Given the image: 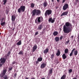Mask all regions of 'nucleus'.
<instances>
[{
    "instance_id": "35",
    "label": "nucleus",
    "mask_w": 79,
    "mask_h": 79,
    "mask_svg": "<svg viewBox=\"0 0 79 79\" xmlns=\"http://www.w3.org/2000/svg\"><path fill=\"white\" fill-rule=\"evenodd\" d=\"M52 18H50L49 19V22H51L52 21Z\"/></svg>"
},
{
    "instance_id": "33",
    "label": "nucleus",
    "mask_w": 79,
    "mask_h": 79,
    "mask_svg": "<svg viewBox=\"0 0 79 79\" xmlns=\"http://www.w3.org/2000/svg\"><path fill=\"white\" fill-rule=\"evenodd\" d=\"M7 2V0H4V1L3 5H5V4H6V3Z\"/></svg>"
},
{
    "instance_id": "23",
    "label": "nucleus",
    "mask_w": 79,
    "mask_h": 79,
    "mask_svg": "<svg viewBox=\"0 0 79 79\" xmlns=\"http://www.w3.org/2000/svg\"><path fill=\"white\" fill-rule=\"evenodd\" d=\"M66 79V75H64L61 77L60 79Z\"/></svg>"
},
{
    "instance_id": "16",
    "label": "nucleus",
    "mask_w": 79,
    "mask_h": 79,
    "mask_svg": "<svg viewBox=\"0 0 79 79\" xmlns=\"http://www.w3.org/2000/svg\"><path fill=\"white\" fill-rule=\"evenodd\" d=\"M68 14V12H64L62 13L61 15V16H65Z\"/></svg>"
},
{
    "instance_id": "8",
    "label": "nucleus",
    "mask_w": 79,
    "mask_h": 79,
    "mask_svg": "<svg viewBox=\"0 0 79 79\" xmlns=\"http://www.w3.org/2000/svg\"><path fill=\"white\" fill-rule=\"evenodd\" d=\"M40 10H36V15L37 16V15H40Z\"/></svg>"
},
{
    "instance_id": "31",
    "label": "nucleus",
    "mask_w": 79,
    "mask_h": 79,
    "mask_svg": "<svg viewBox=\"0 0 79 79\" xmlns=\"http://www.w3.org/2000/svg\"><path fill=\"white\" fill-rule=\"evenodd\" d=\"M34 5H35L34 4L32 3L31 4V8H34Z\"/></svg>"
},
{
    "instance_id": "53",
    "label": "nucleus",
    "mask_w": 79,
    "mask_h": 79,
    "mask_svg": "<svg viewBox=\"0 0 79 79\" xmlns=\"http://www.w3.org/2000/svg\"><path fill=\"white\" fill-rule=\"evenodd\" d=\"M0 35H1V33H0Z\"/></svg>"
},
{
    "instance_id": "51",
    "label": "nucleus",
    "mask_w": 79,
    "mask_h": 79,
    "mask_svg": "<svg viewBox=\"0 0 79 79\" xmlns=\"http://www.w3.org/2000/svg\"><path fill=\"white\" fill-rule=\"evenodd\" d=\"M61 39H62V38H61L60 37V40H61Z\"/></svg>"
},
{
    "instance_id": "2",
    "label": "nucleus",
    "mask_w": 79,
    "mask_h": 79,
    "mask_svg": "<svg viewBox=\"0 0 79 79\" xmlns=\"http://www.w3.org/2000/svg\"><path fill=\"white\" fill-rule=\"evenodd\" d=\"M43 21V17H39L36 19L35 20V23H40L41 22Z\"/></svg>"
},
{
    "instance_id": "30",
    "label": "nucleus",
    "mask_w": 79,
    "mask_h": 79,
    "mask_svg": "<svg viewBox=\"0 0 79 79\" xmlns=\"http://www.w3.org/2000/svg\"><path fill=\"white\" fill-rule=\"evenodd\" d=\"M5 24V21L1 23V25L2 26H3Z\"/></svg>"
},
{
    "instance_id": "38",
    "label": "nucleus",
    "mask_w": 79,
    "mask_h": 79,
    "mask_svg": "<svg viewBox=\"0 0 79 79\" xmlns=\"http://www.w3.org/2000/svg\"><path fill=\"white\" fill-rule=\"evenodd\" d=\"M4 21H5V18H2V19H1V20H2V22H3V20H4Z\"/></svg>"
},
{
    "instance_id": "21",
    "label": "nucleus",
    "mask_w": 79,
    "mask_h": 79,
    "mask_svg": "<svg viewBox=\"0 0 79 79\" xmlns=\"http://www.w3.org/2000/svg\"><path fill=\"white\" fill-rule=\"evenodd\" d=\"M17 45H21V40L19 41L17 44Z\"/></svg>"
},
{
    "instance_id": "40",
    "label": "nucleus",
    "mask_w": 79,
    "mask_h": 79,
    "mask_svg": "<svg viewBox=\"0 0 79 79\" xmlns=\"http://www.w3.org/2000/svg\"><path fill=\"white\" fill-rule=\"evenodd\" d=\"M38 31H36L35 33V35H38Z\"/></svg>"
},
{
    "instance_id": "19",
    "label": "nucleus",
    "mask_w": 79,
    "mask_h": 79,
    "mask_svg": "<svg viewBox=\"0 0 79 79\" xmlns=\"http://www.w3.org/2000/svg\"><path fill=\"white\" fill-rule=\"evenodd\" d=\"M62 58L64 60H65V58H66V56L65 55V54H63L62 56Z\"/></svg>"
},
{
    "instance_id": "28",
    "label": "nucleus",
    "mask_w": 79,
    "mask_h": 79,
    "mask_svg": "<svg viewBox=\"0 0 79 79\" xmlns=\"http://www.w3.org/2000/svg\"><path fill=\"white\" fill-rule=\"evenodd\" d=\"M54 56H55V55L54 54H52L51 56V58L52 60H53V58H54Z\"/></svg>"
},
{
    "instance_id": "7",
    "label": "nucleus",
    "mask_w": 79,
    "mask_h": 79,
    "mask_svg": "<svg viewBox=\"0 0 79 79\" xmlns=\"http://www.w3.org/2000/svg\"><path fill=\"white\" fill-rule=\"evenodd\" d=\"M68 8V4H65L63 6V9L64 10H66Z\"/></svg>"
},
{
    "instance_id": "26",
    "label": "nucleus",
    "mask_w": 79,
    "mask_h": 79,
    "mask_svg": "<svg viewBox=\"0 0 79 79\" xmlns=\"http://www.w3.org/2000/svg\"><path fill=\"white\" fill-rule=\"evenodd\" d=\"M73 54L74 55H77V51H75L74 52Z\"/></svg>"
},
{
    "instance_id": "4",
    "label": "nucleus",
    "mask_w": 79,
    "mask_h": 79,
    "mask_svg": "<svg viewBox=\"0 0 79 79\" xmlns=\"http://www.w3.org/2000/svg\"><path fill=\"white\" fill-rule=\"evenodd\" d=\"M52 13V11L51 10H46L44 14V15L46 17H47V16H49L50 15H51Z\"/></svg>"
},
{
    "instance_id": "3",
    "label": "nucleus",
    "mask_w": 79,
    "mask_h": 79,
    "mask_svg": "<svg viewBox=\"0 0 79 79\" xmlns=\"http://www.w3.org/2000/svg\"><path fill=\"white\" fill-rule=\"evenodd\" d=\"M25 9H26V7L24 6H22L18 9V11L19 13H21V12H24L25 11Z\"/></svg>"
},
{
    "instance_id": "6",
    "label": "nucleus",
    "mask_w": 79,
    "mask_h": 79,
    "mask_svg": "<svg viewBox=\"0 0 79 79\" xmlns=\"http://www.w3.org/2000/svg\"><path fill=\"white\" fill-rule=\"evenodd\" d=\"M6 71H7V70L6 69L3 70L2 73L0 75V76L1 77H3L4 76V75H5V74H6Z\"/></svg>"
},
{
    "instance_id": "45",
    "label": "nucleus",
    "mask_w": 79,
    "mask_h": 79,
    "mask_svg": "<svg viewBox=\"0 0 79 79\" xmlns=\"http://www.w3.org/2000/svg\"><path fill=\"white\" fill-rule=\"evenodd\" d=\"M78 42H79V35H78Z\"/></svg>"
},
{
    "instance_id": "43",
    "label": "nucleus",
    "mask_w": 79,
    "mask_h": 79,
    "mask_svg": "<svg viewBox=\"0 0 79 79\" xmlns=\"http://www.w3.org/2000/svg\"><path fill=\"white\" fill-rule=\"evenodd\" d=\"M66 1V0H63L62 1V3H64V2Z\"/></svg>"
},
{
    "instance_id": "37",
    "label": "nucleus",
    "mask_w": 79,
    "mask_h": 79,
    "mask_svg": "<svg viewBox=\"0 0 79 79\" xmlns=\"http://www.w3.org/2000/svg\"><path fill=\"white\" fill-rule=\"evenodd\" d=\"M54 22H55V20H54V19H52V20H51V23H53Z\"/></svg>"
},
{
    "instance_id": "47",
    "label": "nucleus",
    "mask_w": 79,
    "mask_h": 79,
    "mask_svg": "<svg viewBox=\"0 0 79 79\" xmlns=\"http://www.w3.org/2000/svg\"><path fill=\"white\" fill-rule=\"evenodd\" d=\"M52 2H54V0H52Z\"/></svg>"
},
{
    "instance_id": "54",
    "label": "nucleus",
    "mask_w": 79,
    "mask_h": 79,
    "mask_svg": "<svg viewBox=\"0 0 79 79\" xmlns=\"http://www.w3.org/2000/svg\"><path fill=\"white\" fill-rule=\"evenodd\" d=\"M15 75L16 76V74H15Z\"/></svg>"
},
{
    "instance_id": "39",
    "label": "nucleus",
    "mask_w": 79,
    "mask_h": 79,
    "mask_svg": "<svg viewBox=\"0 0 79 79\" xmlns=\"http://www.w3.org/2000/svg\"><path fill=\"white\" fill-rule=\"evenodd\" d=\"M76 50V49L75 48H74L72 50V51L71 52L73 53V52L75 51V50Z\"/></svg>"
},
{
    "instance_id": "50",
    "label": "nucleus",
    "mask_w": 79,
    "mask_h": 79,
    "mask_svg": "<svg viewBox=\"0 0 79 79\" xmlns=\"http://www.w3.org/2000/svg\"><path fill=\"white\" fill-rule=\"evenodd\" d=\"M73 79H77V78H73Z\"/></svg>"
},
{
    "instance_id": "14",
    "label": "nucleus",
    "mask_w": 79,
    "mask_h": 79,
    "mask_svg": "<svg viewBox=\"0 0 79 79\" xmlns=\"http://www.w3.org/2000/svg\"><path fill=\"white\" fill-rule=\"evenodd\" d=\"M53 73V71L52 70V69H51L50 70H49V73L48 74V76H50V74H52Z\"/></svg>"
},
{
    "instance_id": "13",
    "label": "nucleus",
    "mask_w": 79,
    "mask_h": 79,
    "mask_svg": "<svg viewBox=\"0 0 79 79\" xmlns=\"http://www.w3.org/2000/svg\"><path fill=\"white\" fill-rule=\"evenodd\" d=\"M48 51H49V49L48 48L45 49L44 51L43 52L44 54H47V53L48 52Z\"/></svg>"
},
{
    "instance_id": "22",
    "label": "nucleus",
    "mask_w": 79,
    "mask_h": 79,
    "mask_svg": "<svg viewBox=\"0 0 79 79\" xmlns=\"http://www.w3.org/2000/svg\"><path fill=\"white\" fill-rule=\"evenodd\" d=\"M37 61H42V58L39 57L37 59Z\"/></svg>"
},
{
    "instance_id": "9",
    "label": "nucleus",
    "mask_w": 79,
    "mask_h": 79,
    "mask_svg": "<svg viewBox=\"0 0 79 79\" xmlns=\"http://www.w3.org/2000/svg\"><path fill=\"white\" fill-rule=\"evenodd\" d=\"M37 45H34V46L33 48L32 52H35V51L36 50V49H37Z\"/></svg>"
},
{
    "instance_id": "29",
    "label": "nucleus",
    "mask_w": 79,
    "mask_h": 79,
    "mask_svg": "<svg viewBox=\"0 0 79 79\" xmlns=\"http://www.w3.org/2000/svg\"><path fill=\"white\" fill-rule=\"evenodd\" d=\"M65 53H67L68 52V49L66 48L65 50L64 51Z\"/></svg>"
},
{
    "instance_id": "56",
    "label": "nucleus",
    "mask_w": 79,
    "mask_h": 79,
    "mask_svg": "<svg viewBox=\"0 0 79 79\" xmlns=\"http://www.w3.org/2000/svg\"><path fill=\"white\" fill-rule=\"evenodd\" d=\"M72 37H73V36H72Z\"/></svg>"
},
{
    "instance_id": "24",
    "label": "nucleus",
    "mask_w": 79,
    "mask_h": 79,
    "mask_svg": "<svg viewBox=\"0 0 79 79\" xmlns=\"http://www.w3.org/2000/svg\"><path fill=\"white\" fill-rule=\"evenodd\" d=\"M44 7H46L47 6V2H45L44 3Z\"/></svg>"
},
{
    "instance_id": "46",
    "label": "nucleus",
    "mask_w": 79,
    "mask_h": 79,
    "mask_svg": "<svg viewBox=\"0 0 79 79\" xmlns=\"http://www.w3.org/2000/svg\"><path fill=\"white\" fill-rule=\"evenodd\" d=\"M57 2H60V0H57Z\"/></svg>"
},
{
    "instance_id": "42",
    "label": "nucleus",
    "mask_w": 79,
    "mask_h": 79,
    "mask_svg": "<svg viewBox=\"0 0 79 79\" xmlns=\"http://www.w3.org/2000/svg\"><path fill=\"white\" fill-rule=\"evenodd\" d=\"M9 71H11L12 69V68H9Z\"/></svg>"
},
{
    "instance_id": "34",
    "label": "nucleus",
    "mask_w": 79,
    "mask_h": 79,
    "mask_svg": "<svg viewBox=\"0 0 79 79\" xmlns=\"http://www.w3.org/2000/svg\"><path fill=\"white\" fill-rule=\"evenodd\" d=\"M69 40H68V41H66L65 42V44H66V45H68L69 43Z\"/></svg>"
},
{
    "instance_id": "57",
    "label": "nucleus",
    "mask_w": 79,
    "mask_h": 79,
    "mask_svg": "<svg viewBox=\"0 0 79 79\" xmlns=\"http://www.w3.org/2000/svg\"><path fill=\"white\" fill-rule=\"evenodd\" d=\"M72 37H73V36H72Z\"/></svg>"
},
{
    "instance_id": "18",
    "label": "nucleus",
    "mask_w": 79,
    "mask_h": 79,
    "mask_svg": "<svg viewBox=\"0 0 79 79\" xmlns=\"http://www.w3.org/2000/svg\"><path fill=\"white\" fill-rule=\"evenodd\" d=\"M58 34V32L57 31H54V33H53V35L54 36H55L56 35H57Z\"/></svg>"
},
{
    "instance_id": "48",
    "label": "nucleus",
    "mask_w": 79,
    "mask_h": 79,
    "mask_svg": "<svg viewBox=\"0 0 79 79\" xmlns=\"http://www.w3.org/2000/svg\"><path fill=\"white\" fill-rule=\"evenodd\" d=\"M26 79H29V78L28 77H26Z\"/></svg>"
},
{
    "instance_id": "52",
    "label": "nucleus",
    "mask_w": 79,
    "mask_h": 79,
    "mask_svg": "<svg viewBox=\"0 0 79 79\" xmlns=\"http://www.w3.org/2000/svg\"><path fill=\"white\" fill-rule=\"evenodd\" d=\"M20 1H22V0H20Z\"/></svg>"
},
{
    "instance_id": "5",
    "label": "nucleus",
    "mask_w": 79,
    "mask_h": 79,
    "mask_svg": "<svg viewBox=\"0 0 79 79\" xmlns=\"http://www.w3.org/2000/svg\"><path fill=\"white\" fill-rule=\"evenodd\" d=\"M6 60L5 58H1L0 59V67H2L3 64L5 63Z\"/></svg>"
},
{
    "instance_id": "12",
    "label": "nucleus",
    "mask_w": 79,
    "mask_h": 79,
    "mask_svg": "<svg viewBox=\"0 0 79 79\" xmlns=\"http://www.w3.org/2000/svg\"><path fill=\"white\" fill-rule=\"evenodd\" d=\"M32 16H35V14H36V9H35L34 10L32 11Z\"/></svg>"
},
{
    "instance_id": "1",
    "label": "nucleus",
    "mask_w": 79,
    "mask_h": 79,
    "mask_svg": "<svg viewBox=\"0 0 79 79\" xmlns=\"http://www.w3.org/2000/svg\"><path fill=\"white\" fill-rule=\"evenodd\" d=\"M72 28H73V26L69 22L65 23V24L63 27V31L64 33H67V34L71 32Z\"/></svg>"
},
{
    "instance_id": "49",
    "label": "nucleus",
    "mask_w": 79,
    "mask_h": 79,
    "mask_svg": "<svg viewBox=\"0 0 79 79\" xmlns=\"http://www.w3.org/2000/svg\"><path fill=\"white\" fill-rule=\"evenodd\" d=\"M41 79H45V78H42Z\"/></svg>"
},
{
    "instance_id": "17",
    "label": "nucleus",
    "mask_w": 79,
    "mask_h": 79,
    "mask_svg": "<svg viewBox=\"0 0 79 79\" xmlns=\"http://www.w3.org/2000/svg\"><path fill=\"white\" fill-rule=\"evenodd\" d=\"M60 50L58 49L57 50V52L56 53V56H58L60 55Z\"/></svg>"
},
{
    "instance_id": "44",
    "label": "nucleus",
    "mask_w": 79,
    "mask_h": 79,
    "mask_svg": "<svg viewBox=\"0 0 79 79\" xmlns=\"http://www.w3.org/2000/svg\"><path fill=\"white\" fill-rule=\"evenodd\" d=\"M76 2H79V0H76Z\"/></svg>"
},
{
    "instance_id": "20",
    "label": "nucleus",
    "mask_w": 79,
    "mask_h": 79,
    "mask_svg": "<svg viewBox=\"0 0 79 79\" xmlns=\"http://www.w3.org/2000/svg\"><path fill=\"white\" fill-rule=\"evenodd\" d=\"M60 40V38L59 37H56L55 38V40L56 42H58Z\"/></svg>"
},
{
    "instance_id": "15",
    "label": "nucleus",
    "mask_w": 79,
    "mask_h": 79,
    "mask_svg": "<svg viewBox=\"0 0 79 79\" xmlns=\"http://www.w3.org/2000/svg\"><path fill=\"white\" fill-rule=\"evenodd\" d=\"M11 20L12 21H14L15 20V19H16V17L15 16V15H13L11 16Z\"/></svg>"
},
{
    "instance_id": "36",
    "label": "nucleus",
    "mask_w": 79,
    "mask_h": 79,
    "mask_svg": "<svg viewBox=\"0 0 79 79\" xmlns=\"http://www.w3.org/2000/svg\"><path fill=\"white\" fill-rule=\"evenodd\" d=\"M73 52H71L69 54V56H71L73 55Z\"/></svg>"
},
{
    "instance_id": "27",
    "label": "nucleus",
    "mask_w": 79,
    "mask_h": 79,
    "mask_svg": "<svg viewBox=\"0 0 79 79\" xmlns=\"http://www.w3.org/2000/svg\"><path fill=\"white\" fill-rule=\"evenodd\" d=\"M19 55H23L24 54V52L22 51H20L19 53Z\"/></svg>"
},
{
    "instance_id": "41",
    "label": "nucleus",
    "mask_w": 79,
    "mask_h": 79,
    "mask_svg": "<svg viewBox=\"0 0 79 79\" xmlns=\"http://www.w3.org/2000/svg\"><path fill=\"white\" fill-rule=\"evenodd\" d=\"M39 61H36V64H39Z\"/></svg>"
},
{
    "instance_id": "10",
    "label": "nucleus",
    "mask_w": 79,
    "mask_h": 79,
    "mask_svg": "<svg viewBox=\"0 0 79 79\" xmlns=\"http://www.w3.org/2000/svg\"><path fill=\"white\" fill-rule=\"evenodd\" d=\"M45 66H46V64H45V63H43L41 64L40 68L42 69L44 68L45 67Z\"/></svg>"
},
{
    "instance_id": "32",
    "label": "nucleus",
    "mask_w": 79,
    "mask_h": 79,
    "mask_svg": "<svg viewBox=\"0 0 79 79\" xmlns=\"http://www.w3.org/2000/svg\"><path fill=\"white\" fill-rule=\"evenodd\" d=\"M69 73H72L73 71V70L72 69H69Z\"/></svg>"
},
{
    "instance_id": "11",
    "label": "nucleus",
    "mask_w": 79,
    "mask_h": 79,
    "mask_svg": "<svg viewBox=\"0 0 79 79\" xmlns=\"http://www.w3.org/2000/svg\"><path fill=\"white\" fill-rule=\"evenodd\" d=\"M43 28V25L42 24H40L39 26H38V30H41Z\"/></svg>"
},
{
    "instance_id": "25",
    "label": "nucleus",
    "mask_w": 79,
    "mask_h": 79,
    "mask_svg": "<svg viewBox=\"0 0 79 79\" xmlns=\"http://www.w3.org/2000/svg\"><path fill=\"white\" fill-rule=\"evenodd\" d=\"M40 38H38L36 39V43H38V42H40Z\"/></svg>"
},
{
    "instance_id": "55",
    "label": "nucleus",
    "mask_w": 79,
    "mask_h": 79,
    "mask_svg": "<svg viewBox=\"0 0 79 79\" xmlns=\"http://www.w3.org/2000/svg\"><path fill=\"white\" fill-rule=\"evenodd\" d=\"M10 52H9V53H10Z\"/></svg>"
}]
</instances>
